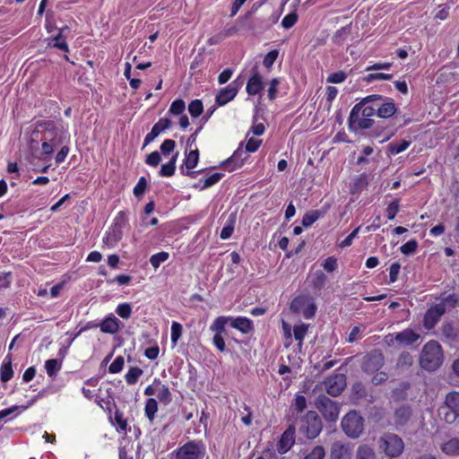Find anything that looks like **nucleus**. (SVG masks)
Masks as SVG:
<instances>
[{"label": "nucleus", "mask_w": 459, "mask_h": 459, "mask_svg": "<svg viewBox=\"0 0 459 459\" xmlns=\"http://www.w3.org/2000/svg\"><path fill=\"white\" fill-rule=\"evenodd\" d=\"M147 180L144 177H141L134 186L133 193L135 197L140 198L146 191Z\"/></svg>", "instance_id": "nucleus-53"}, {"label": "nucleus", "mask_w": 459, "mask_h": 459, "mask_svg": "<svg viewBox=\"0 0 459 459\" xmlns=\"http://www.w3.org/2000/svg\"><path fill=\"white\" fill-rule=\"evenodd\" d=\"M63 30H64V29H60L57 35L49 39L48 46L56 48L65 52H68L69 47H68L67 43L65 41V39H63Z\"/></svg>", "instance_id": "nucleus-33"}, {"label": "nucleus", "mask_w": 459, "mask_h": 459, "mask_svg": "<svg viewBox=\"0 0 459 459\" xmlns=\"http://www.w3.org/2000/svg\"><path fill=\"white\" fill-rule=\"evenodd\" d=\"M224 177L223 173L216 172L209 177L205 178L204 179H201L200 183H203L202 186L200 187L201 190H204L206 188H209L215 184H217L222 178Z\"/></svg>", "instance_id": "nucleus-38"}, {"label": "nucleus", "mask_w": 459, "mask_h": 459, "mask_svg": "<svg viewBox=\"0 0 459 459\" xmlns=\"http://www.w3.org/2000/svg\"><path fill=\"white\" fill-rule=\"evenodd\" d=\"M298 22V14L296 11L291 12L290 13L287 14L281 21V26L289 30L292 28L296 22Z\"/></svg>", "instance_id": "nucleus-52"}, {"label": "nucleus", "mask_w": 459, "mask_h": 459, "mask_svg": "<svg viewBox=\"0 0 459 459\" xmlns=\"http://www.w3.org/2000/svg\"><path fill=\"white\" fill-rule=\"evenodd\" d=\"M357 459H376L374 449L368 445H361L357 449Z\"/></svg>", "instance_id": "nucleus-37"}, {"label": "nucleus", "mask_w": 459, "mask_h": 459, "mask_svg": "<svg viewBox=\"0 0 459 459\" xmlns=\"http://www.w3.org/2000/svg\"><path fill=\"white\" fill-rule=\"evenodd\" d=\"M143 371L138 367H131L127 373L125 375V379L127 385H134L137 383Z\"/></svg>", "instance_id": "nucleus-36"}, {"label": "nucleus", "mask_w": 459, "mask_h": 459, "mask_svg": "<svg viewBox=\"0 0 459 459\" xmlns=\"http://www.w3.org/2000/svg\"><path fill=\"white\" fill-rule=\"evenodd\" d=\"M169 254L168 252L161 251L150 257V264L155 270H157L162 263L169 259Z\"/></svg>", "instance_id": "nucleus-42"}, {"label": "nucleus", "mask_w": 459, "mask_h": 459, "mask_svg": "<svg viewBox=\"0 0 459 459\" xmlns=\"http://www.w3.org/2000/svg\"><path fill=\"white\" fill-rule=\"evenodd\" d=\"M441 450L447 455H459V439L451 438L445 442L441 446Z\"/></svg>", "instance_id": "nucleus-31"}, {"label": "nucleus", "mask_w": 459, "mask_h": 459, "mask_svg": "<svg viewBox=\"0 0 459 459\" xmlns=\"http://www.w3.org/2000/svg\"><path fill=\"white\" fill-rule=\"evenodd\" d=\"M380 99L381 95L378 94L368 95L353 106L348 119L350 131L359 133L361 130L372 127L374 123L373 117L376 114L371 101Z\"/></svg>", "instance_id": "nucleus-2"}, {"label": "nucleus", "mask_w": 459, "mask_h": 459, "mask_svg": "<svg viewBox=\"0 0 459 459\" xmlns=\"http://www.w3.org/2000/svg\"><path fill=\"white\" fill-rule=\"evenodd\" d=\"M114 420L117 425L120 431H126L127 421L124 418L123 413L119 411H116L114 413Z\"/></svg>", "instance_id": "nucleus-63"}, {"label": "nucleus", "mask_w": 459, "mask_h": 459, "mask_svg": "<svg viewBox=\"0 0 459 459\" xmlns=\"http://www.w3.org/2000/svg\"><path fill=\"white\" fill-rule=\"evenodd\" d=\"M445 314V308L443 305L435 304L431 306L424 316V326L428 330L432 329L437 322L440 320L441 316Z\"/></svg>", "instance_id": "nucleus-18"}, {"label": "nucleus", "mask_w": 459, "mask_h": 459, "mask_svg": "<svg viewBox=\"0 0 459 459\" xmlns=\"http://www.w3.org/2000/svg\"><path fill=\"white\" fill-rule=\"evenodd\" d=\"M316 309L315 300L309 295L297 296L290 303V310L293 313L302 315L306 319L313 318Z\"/></svg>", "instance_id": "nucleus-7"}, {"label": "nucleus", "mask_w": 459, "mask_h": 459, "mask_svg": "<svg viewBox=\"0 0 459 459\" xmlns=\"http://www.w3.org/2000/svg\"><path fill=\"white\" fill-rule=\"evenodd\" d=\"M206 446L203 440L194 439L178 446L170 455L169 459H204Z\"/></svg>", "instance_id": "nucleus-4"}, {"label": "nucleus", "mask_w": 459, "mask_h": 459, "mask_svg": "<svg viewBox=\"0 0 459 459\" xmlns=\"http://www.w3.org/2000/svg\"><path fill=\"white\" fill-rule=\"evenodd\" d=\"M325 455V449L321 446H315L304 459H324Z\"/></svg>", "instance_id": "nucleus-60"}, {"label": "nucleus", "mask_w": 459, "mask_h": 459, "mask_svg": "<svg viewBox=\"0 0 459 459\" xmlns=\"http://www.w3.org/2000/svg\"><path fill=\"white\" fill-rule=\"evenodd\" d=\"M295 443V428L290 425L282 433L278 445L277 450L280 454L283 455L287 453Z\"/></svg>", "instance_id": "nucleus-19"}, {"label": "nucleus", "mask_w": 459, "mask_h": 459, "mask_svg": "<svg viewBox=\"0 0 459 459\" xmlns=\"http://www.w3.org/2000/svg\"><path fill=\"white\" fill-rule=\"evenodd\" d=\"M247 157V152L243 149V143H241L233 154L221 163V167L229 171H233L240 168Z\"/></svg>", "instance_id": "nucleus-14"}, {"label": "nucleus", "mask_w": 459, "mask_h": 459, "mask_svg": "<svg viewBox=\"0 0 459 459\" xmlns=\"http://www.w3.org/2000/svg\"><path fill=\"white\" fill-rule=\"evenodd\" d=\"M264 88L263 77L258 71L257 65L251 70V75L247 82L246 91L248 95L255 96L259 94Z\"/></svg>", "instance_id": "nucleus-17"}, {"label": "nucleus", "mask_w": 459, "mask_h": 459, "mask_svg": "<svg viewBox=\"0 0 459 459\" xmlns=\"http://www.w3.org/2000/svg\"><path fill=\"white\" fill-rule=\"evenodd\" d=\"M458 298L455 294H449L444 298L437 305H443L445 312L447 308H453L456 306Z\"/></svg>", "instance_id": "nucleus-54"}, {"label": "nucleus", "mask_w": 459, "mask_h": 459, "mask_svg": "<svg viewBox=\"0 0 459 459\" xmlns=\"http://www.w3.org/2000/svg\"><path fill=\"white\" fill-rule=\"evenodd\" d=\"M125 359L122 356H117L108 367V372L111 374L119 373L124 367Z\"/></svg>", "instance_id": "nucleus-58"}, {"label": "nucleus", "mask_w": 459, "mask_h": 459, "mask_svg": "<svg viewBox=\"0 0 459 459\" xmlns=\"http://www.w3.org/2000/svg\"><path fill=\"white\" fill-rule=\"evenodd\" d=\"M69 140L67 128L62 120H41L35 124L31 133V142L42 143V153L50 156L55 148L66 143Z\"/></svg>", "instance_id": "nucleus-1"}, {"label": "nucleus", "mask_w": 459, "mask_h": 459, "mask_svg": "<svg viewBox=\"0 0 459 459\" xmlns=\"http://www.w3.org/2000/svg\"><path fill=\"white\" fill-rule=\"evenodd\" d=\"M291 407L297 412H302L307 408V400L305 396L297 394L292 402Z\"/></svg>", "instance_id": "nucleus-51"}, {"label": "nucleus", "mask_w": 459, "mask_h": 459, "mask_svg": "<svg viewBox=\"0 0 459 459\" xmlns=\"http://www.w3.org/2000/svg\"><path fill=\"white\" fill-rule=\"evenodd\" d=\"M178 157V152L172 155L169 162L162 164L159 171L160 177H171L175 174L176 163Z\"/></svg>", "instance_id": "nucleus-30"}, {"label": "nucleus", "mask_w": 459, "mask_h": 459, "mask_svg": "<svg viewBox=\"0 0 459 459\" xmlns=\"http://www.w3.org/2000/svg\"><path fill=\"white\" fill-rule=\"evenodd\" d=\"M185 108H186V104H185V101L181 99H178V100H175L170 107H169V113L173 114V115H182L183 112L185 111Z\"/></svg>", "instance_id": "nucleus-50"}, {"label": "nucleus", "mask_w": 459, "mask_h": 459, "mask_svg": "<svg viewBox=\"0 0 459 459\" xmlns=\"http://www.w3.org/2000/svg\"><path fill=\"white\" fill-rule=\"evenodd\" d=\"M443 362L441 345L436 341L428 342L422 349L420 363L428 371L437 369Z\"/></svg>", "instance_id": "nucleus-3"}, {"label": "nucleus", "mask_w": 459, "mask_h": 459, "mask_svg": "<svg viewBox=\"0 0 459 459\" xmlns=\"http://www.w3.org/2000/svg\"><path fill=\"white\" fill-rule=\"evenodd\" d=\"M204 111L203 102L200 100H194L188 105V112L193 117H199Z\"/></svg>", "instance_id": "nucleus-47"}, {"label": "nucleus", "mask_w": 459, "mask_h": 459, "mask_svg": "<svg viewBox=\"0 0 459 459\" xmlns=\"http://www.w3.org/2000/svg\"><path fill=\"white\" fill-rule=\"evenodd\" d=\"M158 411V403L154 398H148L145 402L144 414L150 421H152Z\"/></svg>", "instance_id": "nucleus-34"}, {"label": "nucleus", "mask_w": 459, "mask_h": 459, "mask_svg": "<svg viewBox=\"0 0 459 459\" xmlns=\"http://www.w3.org/2000/svg\"><path fill=\"white\" fill-rule=\"evenodd\" d=\"M316 406L327 421H335L338 419L340 412L338 403L325 394H321L316 398Z\"/></svg>", "instance_id": "nucleus-10"}, {"label": "nucleus", "mask_w": 459, "mask_h": 459, "mask_svg": "<svg viewBox=\"0 0 459 459\" xmlns=\"http://www.w3.org/2000/svg\"><path fill=\"white\" fill-rule=\"evenodd\" d=\"M322 216L323 212L319 210L309 211L303 215L302 225L306 228H308Z\"/></svg>", "instance_id": "nucleus-35"}, {"label": "nucleus", "mask_w": 459, "mask_h": 459, "mask_svg": "<svg viewBox=\"0 0 459 459\" xmlns=\"http://www.w3.org/2000/svg\"><path fill=\"white\" fill-rule=\"evenodd\" d=\"M411 144V141L402 140L399 142H393L389 144V152L393 155L399 154L405 151Z\"/></svg>", "instance_id": "nucleus-39"}, {"label": "nucleus", "mask_w": 459, "mask_h": 459, "mask_svg": "<svg viewBox=\"0 0 459 459\" xmlns=\"http://www.w3.org/2000/svg\"><path fill=\"white\" fill-rule=\"evenodd\" d=\"M261 143H262V140L251 137L247 140V142L246 143L245 150L247 151V153L255 152L258 150Z\"/></svg>", "instance_id": "nucleus-64"}, {"label": "nucleus", "mask_w": 459, "mask_h": 459, "mask_svg": "<svg viewBox=\"0 0 459 459\" xmlns=\"http://www.w3.org/2000/svg\"><path fill=\"white\" fill-rule=\"evenodd\" d=\"M420 339V335L412 329L407 328L402 332L394 334H388L385 336V342L388 345H394L398 342L403 345H411Z\"/></svg>", "instance_id": "nucleus-11"}, {"label": "nucleus", "mask_w": 459, "mask_h": 459, "mask_svg": "<svg viewBox=\"0 0 459 459\" xmlns=\"http://www.w3.org/2000/svg\"><path fill=\"white\" fill-rule=\"evenodd\" d=\"M326 279L325 274L322 271H316L312 275L311 283L314 288L320 290L325 286Z\"/></svg>", "instance_id": "nucleus-46"}, {"label": "nucleus", "mask_w": 459, "mask_h": 459, "mask_svg": "<svg viewBox=\"0 0 459 459\" xmlns=\"http://www.w3.org/2000/svg\"><path fill=\"white\" fill-rule=\"evenodd\" d=\"M371 105L375 109V114L382 118L391 117L396 112L394 100L391 99H384L383 96H381L380 100L371 101Z\"/></svg>", "instance_id": "nucleus-13"}, {"label": "nucleus", "mask_w": 459, "mask_h": 459, "mask_svg": "<svg viewBox=\"0 0 459 459\" xmlns=\"http://www.w3.org/2000/svg\"><path fill=\"white\" fill-rule=\"evenodd\" d=\"M171 121L169 118H160L157 123L154 124L150 133H148L144 138V146L150 144L158 137L162 132L169 128Z\"/></svg>", "instance_id": "nucleus-21"}, {"label": "nucleus", "mask_w": 459, "mask_h": 459, "mask_svg": "<svg viewBox=\"0 0 459 459\" xmlns=\"http://www.w3.org/2000/svg\"><path fill=\"white\" fill-rule=\"evenodd\" d=\"M379 444L385 455L390 458L400 456L404 450L403 439L394 433H385L380 437Z\"/></svg>", "instance_id": "nucleus-6"}, {"label": "nucleus", "mask_w": 459, "mask_h": 459, "mask_svg": "<svg viewBox=\"0 0 459 459\" xmlns=\"http://www.w3.org/2000/svg\"><path fill=\"white\" fill-rule=\"evenodd\" d=\"M99 326L102 333L115 334L119 331L121 322L113 314H109L99 324Z\"/></svg>", "instance_id": "nucleus-23"}, {"label": "nucleus", "mask_w": 459, "mask_h": 459, "mask_svg": "<svg viewBox=\"0 0 459 459\" xmlns=\"http://www.w3.org/2000/svg\"><path fill=\"white\" fill-rule=\"evenodd\" d=\"M116 313L123 319L130 318L132 315V305L130 303L125 302L118 304L116 308Z\"/></svg>", "instance_id": "nucleus-48"}, {"label": "nucleus", "mask_w": 459, "mask_h": 459, "mask_svg": "<svg viewBox=\"0 0 459 459\" xmlns=\"http://www.w3.org/2000/svg\"><path fill=\"white\" fill-rule=\"evenodd\" d=\"M418 246L419 244L416 239H411L400 247V251L405 255H411L417 251Z\"/></svg>", "instance_id": "nucleus-49"}, {"label": "nucleus", "mask_w": 459, "mask_h": 459, "mask_svg": "<svg viewBox=\"0 0 459 459\" xmlns=\"http://www.w3.org/2000/svg\"><path fill=\"white\" fill-rule=\"evenodd\" d=\"M199 161V151L197 149L191 150L184 160V166L180 167L182 175L188 176L190 178H195L197 174H200L203 170L192 171Z\"/></svg>", "instance_id": "nucleus-16"}, {"label": "nucleus", "mask_w": 459, "mask_h": 459, "mask_svg": "<svg viewBox=\"0 0 459 459\" xmlns=\"http://www.w3.org/2000/svg\"><path fill=\"white\" fill-rule=\"evenodd\" d=\"M279 56V50L273 49L269 51L264 57L263 65L267 69L271 68Z\"/></svg>", "instance_id": "nucleus-55"}, {"label": "nucleus", "mask_w": 459, "mask_h": 459, "mask_svg": "<svg viewBox=\"0 0 459 459\" xmlns=\"http://www.w3.org/2000/svg\"><path fill=\"white\" fill-rule=\"evenodd\" d=\"M384 356L381 352H371L363 363V370L368 373L378 371L384 365Z\"/></svg>", "instance_id": "nucleus-20"}, {"label": "nucleus", "mask_w": 459, "mask_h": 459, "mask_svg": "<svg viewBox=\"0 0 459 459\" xmlns=\"http://www.w3.org/2000/svg\"><path fill=\"white\" fill-rule=\"evenodd\" d=\"M341 425L348 437L357 438L364 430V419L356 411H351L342 418Z\"/></svg>", "instance_id": "nucleus-5"}, {"label": "nucleus", "mask_w": 459, "mask_h": 459, "mask_svg": "<svg viewBox=\"0 0 459 459\" xmlns=\"http://www.w3.org/2000/svg\"><path fill=\"white\" fill-rule=\"evenodd\" d=\"M13 377V370L12 368L11 355L8 354L0 368V378L2 382H7Z\"/></svg>", "instance_id": "nucleus-29"}, {"label": "nucleus", "mask_w": 459, "mask_h": 459, "mask_svg": "<svg viewBox=\"0 0 459 459\" xmlns=\"http://www.w3.org/2000/svg\"><path fill=\"white\" fill-rule=\"evenodd\" d=\"M280 79L278 78H273L270 81L269 87L267 90V95L270 100H274L276 99Z\"/></svg>", "instance_id": "nucleus-56"}, {"label": "nucleus", "mask_w": 459, "mask_h": 459, "mask_svg": "<svg viewBox=\"0 0 459 459\" xmlns=\"http://www.w3.org/2000/svg\"><path fill=\"white\" fill-rule=\"evenodd\" d=\"M347 78V74L343 71H338L329 74L326 82L329 83H341L343 82Z\"/></svg>", "instance_id": "nucleus-61"}, {"label": "nucleus", "mask_w": 459, "mask_h": 459, "mask_svg": "<svg viewBox=\"0 0 459 459\" xmlns=\"http://www.w3.org/2000/svg\"><path fill=\"white\" fill-rule=\"evenodd\" d=\"M241 82L234 80L228 86L222 88L216 96V104L218 106H224L231 101L238 94Z\"/></svg>", "instance_id": "nucleus-15"}, {"label": "nucleus", "mask_w": 459, "mask_h": 459, "mask_svg": "<svg viewBox=\"0 0 459 459\" xmlns=\"http://www.w3.org/2000/svg\"><path fill=\"white\" fill-rule=\"evenodd\" d=\"M410 386L411 385L408 382L401 383L399 387L392 391V398L396 401L404 400L407 395L406 392L410 388Z\"/></svg>", "instance_id": "nucleus-43"}, {"label": "nucleus", "mask_w": 459, "mask_h": 459, "mask_svg": "<svg viewBox=\"0 0 459 459\" xmlns=\"http://www.w3.org/2000/svg\"><path fill=\"white\" fill-rule=\"evenodd\" d=\"M183 327L182 325L178 322L173 321L171 324V342L173 346L178 344L179 338L182 335Z\"/></svg>", "instance_id": "nucleus-45"}, {"label": "nucleus", "mask_w": 459, "mask_h": 459, "mask_svg": "<svg viewBox=\"0 0 459 459\" xmlns=\"http://www.w3.org/2000/svg\"><path fill=\"white\" fill-rule=\"evenodd\" d=\"M308 325L301 323L299 325H296L293 328L294 338L299 341V345H302V342L307 333Z\"/></svg>", "instance_id": "nucleus-44"}, {"label": "nucleus", "mask_w": 459, "mask_h": 459, "mask_svg": "<svg viewBox=\"0 0 459 459\" xmlns=\"http://www.w3.org/2000/svg\"><path fill=\"white\" fill-rule=\"evenodd\" d=\"M62 363L56 359H48L45 362V368L48 377H52L61 369Z\"/></svg>", "instance_id": "nucleus-41"}, {"label": "nucleus", "mask_w": 459, "mask_h": 459, "mask_svg": "<svg viewBox=\"0 0 459 459\" xmlns=\"http://www.w3.org/2000/svg\"><path fill=\"white\" fill-rule=\"evenodd\" d=\"M326 393L332 396H338L346 386V377L343 374H336L324 381Z\"/></svg>", "instance_id": "nucleus-12"}, {"label": "nucleus", "mask_w": 459, "mask_h": 459, "mask_svg": "<svg viewBox=\"0 0 459 459\" xmlns=\"http://www.w3.org/2000/svg\"><path fill=\"white\" fill-rule=\"evenodd\" d=\"M230 316H218L210 325V330L214 333H222L225 331V326L228 323L230 324Z\"/></svg>", "instance_id": "nucleus-32"}, {"label": "nucleus", "mask_w": 459, "mask_h": 459, "mask_svg": "<svg viewBox=\"0 0 459 459\" xmlns=\"http://www.w3.org/2000/svg\"><path fill=\"white\" fill-rule=\"evenodd\" d=\"M411 409L409 405H403L397 408L394 413V425L395 429L404 427L410 420Z\"/></svg>", "instance_id": "nucleus-22"}, {"label": "nucleus", "mask_w": 459, "mask_h": 459, "mask_svg": "<svg viewBox=\"0 0 459 459\" xmlns=\"http://www.w3.org/2000/svg\"><path fill=\"white\" fill-rule=\"evenodd\" d=\"M154 384L158 385L157 388V398L160 400L161 403L164 405H168L172 401V394L169 391V388L162 385L159 378L154 379Z\"/></svg>", "instance_id": "nucleus-28"}, {"label": "nucleus", "mask_w": 459, "mask_h": 459, "mask_svg": "<svg viewBox=\"0 0 459 459\" xmlns=\"http://www.w3.org/2000/svg\"><path fill=\"white\" fill-rule=\"evenodd\" d=\"M351 25L342 27L333 36V41L338 45L342 44L347 39L348 35L351 33Z\"/></svg>", "instance_id": "nucleus-40"}, {"label": "nucleus", "mask_w": 459, "mask_h": 459, "mask_svg": "<svg viewBox=\"0 0 459 459\" xmlns=\"http://www.w3.org/2000/svg\"><path fill=\"white\" fill-rule=\"evenodd\" d=\"M439 415H443L447 423H453L459 417V392L449 393L445 404L439 409Z\"/></svg>", "instance_id": "nucleus-8"}, {"label": "nucleus", "mask_w": 459, "mask_h": 459, "mask_svg": "<svg viewBox=\"0 0 459 459\" xmlns=\"http://www.w3.org/2000/svg\"><path fill=\"white\" fill-rule=\"evenodd\" d=\"M123 238V230L110 226L103 238V244L114 247Z\"/></svg>", "instance_id": "nucleus-27"}, {"label": "nucleus", "mask_w": 459, "mask_h": 459, "mask_svg": "<svg viewBox=\"0 0 459 459\" xmlns=\"http://www.w3.org/2000/svg\"><path fill=\"white\" fill-rule=\"evenodd\" d=\"M399 208L400 202L398 199H395L392 203H390L386 208L387 219L390 221L394 220L399 212Z\"/></svg>", "instance_id": "nucleus-59"}, {"label": "nucleus", "mask_w": 459, "mask_h": 459, "mask_svg": "<svg viewBox=\"0 0 459 459\" xmlns=\"http://www.w3.org/2000/svg\"><path fill=\"white\" fill-rule=\"evenodd\" d=\"M300 431L307 438L316 437L322 430V421L318 414L314 411H309L304 417L300 425Z\"/></svg>", "instance_id": "nucleus-9"}, {"label": "nucleus", "mask_w": 459, "mask_h": 459, "mask_svg": "<svg viewBox=\"0 0 459 459\" xmlns=\"http://www.w3.org/2000/svg\"><path fill=\"white\" fill-rule=\"evenodd\" d=\"M361 226L357 227L350 235H348L342 242L339 243L341 248H345L351 246L352 241L358 237Z\"/></svg>", "instance_id": "nucleus-62"}, {"label": "nucleus", "mask_w": 459, "mask_h": 459, "mask_svg": "<svg viewBox=\"0 0 459 459\" xmlns=\"http://www.w3.org/2000/svg\"><path fill=\"white\" fill-rule=\"evenodd\" d=\"M393 75L391 74L385 73H372L368 74L364 77V81L367 82H372L377 80H391Z\"/></svg>", "instance_id": "nucleus-57"}, {"label": "nucleus", "mask_w": 459, "mask_h": 459, "mask_svg": "<svg viewBox=\"0 0 459 459\" xmlns=\"http://www.w3.org/2000/svg\"><path fill=\"white\" fill-rule=\"evenodd\" d=\"M44 396V392H39L37 395H35L34 397H32L26 405H22V406H18V405H13L9 408H6V409H4V410H1L0 411V420L5 419L6 417H9L11 416V419L14 418L17 416V414L12 416L14 412H16L19 409H22V411H25L27 410L28 408H30V406H32L36 401L41 397Z\"/></svg>", "instance_id": "nucleus-24"}, {"label": "nucleus", "mask_w": 459, "mask_h": 459, "mask_svg": "<svg viewBox=\"0 0 459 459\" xmlns=\"http://www.w3.org/2000/svg\"><path fill=\"white\" fill-rule=\"evenodd\" d=\"M230 326L238 330L242 333L247 334L254 331V325L251 319L246 316L232 317L230 316Z\"/></svg>", "instance_id": "nucleus-25"}, {"label": "nucleus", "mask_w": 459, "mask_h": 459, "mask_svg": "<svg viewBox=\"0 0 459 459\" xmlns=\"http://www.w3.org/2000/svg\"><path fill=\"white\" fill-rule=\"evenodd\" d=\"M351 448L342 442H334L331 446L330 459H350Z\"/></svg>", "instance_id": "nucleus-26"}]
</instances>
